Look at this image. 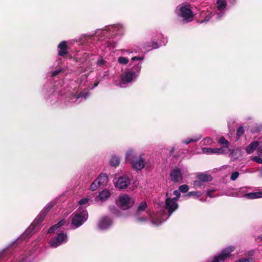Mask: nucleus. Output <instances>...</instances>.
Returning <instances> with one entry per match:
<instances>
[{"label": "nucleus", "mask_w": 262, "mask_h": 262, "mask_svg": "<svg viewBox=\"0 0 262 262\" xmlns=\"http://www.w3.org/2000/svg\"><path fill=\"white\" fill-rule=\"evenodd\" d=\"M135 217L139 222H144L150 221L152 224L158 226L166 220V219L160 217L159 215L151 212L150 209L147 208L145 202H141L138 206Z\"/></svg>", "instance_id": "obj_1"}, {"label": "nucleus", "mask_w": 262, "mask_h": 262, "mask_svg": "<svg viewBox=\"0 0 262 262\" xmlns=\"http://www.w3.org/2000/svg\"><path fill=\"white\" fill-rule=\"evenodd\" d=\"M227 6V0H217L215 8L209 7L202 12L201 16L204 19L201 23L206 22L211 17L214 20H220L225 15Z\"/></svg>", "instance_id": "obj_2"}, {"label": "nucleus", "mask_w": 262, "mask_h": 262, "mask_svg": "<svg viewBox=\"0 0 262 262\" xmlns=\"http://www.w3.org/2000/svg\"><path fill=\"white\" fill-rule=\"evenodd\" d=\"M131 59L133 61H137L138 62L135 64L131 69L122 74L120 82L121 87H124V85L132 82L138 76L142 68L141 63L144 59V56H131Z\"/></svg>", "instance_id": "obj_3"}, {"label": "nucleus", "mask_w": 262, "mask_h": 262, "mask_svg": "<svg viewBox=\"0 0 262 262\" xmlns=\"http://www.w3.org/2000/svg\"><path fill=\"white\" fill-rule=\"evenodd\" d=\"M188 189V186L184 184L179 186V190H174L172 193H167L164 207L169 213L168 217L178 208L177 201L180 196V192L185 193Z\"/></svg>", "instance_id": "obj_4"}, {"label": "nucleus", "mask_w": 262, "mask_h": 262, "mask_svg": "<svg viewBox=\"0 0 262 262\" xmlns=\"http://www.w3.org/2000/svg\"><path fill=\"white\" fill-rule=\"evenodd\" d=\"M176 15L183 20L188 23L193 20L196 15L193 7L188 3H183L178 6L174 11Z\"/></svg>", "instance_id": "obj_5"}, {"label": "nucleus", "mask_w": 262, "mask_h": 262, "mask_svg": "<svg viewBox=\"0 0 262 262\" xmlns=\"http://www.w3.org/2000/svg\"><path fill=\"white\" fill-rule=\"evenodd\" d=\"M54 203L53 202H49L47 204L46 207L42 209L40 214L34 220L33 223L26 230L23 236H28L30 234L35 228L42 222L47 213L54 206Z\"/></svg>", "instance_id": "obj_6"}, {"label": "nucleus", "mask_w": 262, "mask_h": 262, "mask_svg": "<svg viewBox=\"0 0 262 262\" xmlns=\"http://www.w3.org/2000/svg\"><path fill=\"white\" fill-rule=\"evenodd\" d=\"M124 31V27L122 25L117 24L107 27L103 30H98L95 33V37L99 36H105L109 32L112 35H121Z\"/></svg>", "instance_id": "obj_7"}, {"label": "nucleus", "mask_w": 262, "mask_h": 262, "mask_svg": "<svg viewBox=\"0 0 262 262\" xmlns=\"http://www.w3.org/2000/svg\"><path fill=\"white\" fill-rule=\"evenodd\" d=\"M88 218V213L86 210H79L72 214L71 226H73L74 229L77 228L83 225Z\"/></svg>", "instance_id": "obj_8"}, {"label": "nucleus", "mask_w": 262, "mask_h": 262, "mask_svg": "<svg viewBox=\"0 0 262 262\" xmlns=\"http://www.w3.org/2000/svg\"><path fill=\"white\" fill-rule=\"evenodd\" d=\"M134 202V199L127 194H123L119 196L117 201L118 206L123 210L131 207Z\"/></svg>", "instance_id": "obj_9"}, {"label": "nucleus", "mask_w": 262, "mask_h": 262, "mask_svg": "<svg viewBox=\"0 0 262 262\" xmlns=\"http://www.w3.org/2000/svg\"><path fill=\"white\" fill-rule=\"evenodd\" d=\"M68 235L66 232L61 231L50 241V245L53 248H56L68 242Z\"/></svg>", "instance_id": "obj_10"}, {"label": "nucleus", "mask_w": 262, "mask_h": 262, "mask_svg": "<svg viewBox=\"0 0 262 262\" xmlns=\"http://www.w3.org/2000/svg\"><path fill=\"white\" fill-rule=\"evenodd\" d=\"M171 181L174 183L180 182L188 176L187 171L184 168H176L172 169L169 174Z\"/></svg>", "instance_id": "obj_11"}, {"label": "nucleus", "mask_w": 262, "mask_h": 262, "mask_svg": "<svg viewBox=\"0 0 262 262\" xmlns=\"http://www.w3.org/2000/svg\"><path fill=\"white\" fill-rule=\"evenodd\" d=\"M235 249V247L233 246H230L224 249L221 252L215 256L211 262H220L225 261L228 257L231 255V253L233 252Z\"/></svg>", "instance_id": "obj_12"}, {"label": "nucleus", "mask_w": 262, "mask_h": 262, "mask_svg": "<svg viewBox=\"0 0 262 262\" xmlns=\"http://www.w3.org/2000/svg\"><path fill=\"white\" fill-rule=\"evenodd\" d=\"M130 184V179L126 175H123L117 179L115 183V186L119 190L125 189Z\"/></svg>", "instance_id": "obj_13"}, {"label": "nucleus", "mask_w": 262, "mask_h": 262, "mask_svg": "<svg viewBox=\"0 0 262 262\" xmlns=\"http://www.w3.org/2000/svg\"><path fill=\"white\" fill-rule=\"evenodd\" d=\"M145 159L144 154L139 155L138 159L133 160L130 163L132 168L136 170H141L145 165Z\"/></svg>", "instance_id": "obj_14"}, {"label": "nucleus", "mask_w": 262, "mask_h": 262, "mask_svg": "<svg viewBox=\"0 0 262 262\" xmlns=\"http://www.w3.org/2000/svg\"><path fill=\"white\" fill-rule=\"evenodd\" d=\"M112 224L113 221L111 218L104 216L100 220L98 224V227L100 230H106L109 228Z\"/></svg>", "instance_id": "obj_15"}, {"label": "nucleus", "mask_w": 262, "mask_h": 262, "mask_svg": "<svg viewBox=\"0 0 262 262\" xmlns=\"http://www.w3.org/2000/svg\"><path fill=\"white\" fill-rule=\"evenodd\" d=\"M121 54L124 56H120L118 58V62L122 65H125L129 62L128 57H125L124 56H130V55L133 53L132 51L127 50H122L120 51Z\"/></svg>", "instance_id": "obj_16"}, {"label": "nucleus", "mask_w": 262, "mask_h": 262, "mask_svg": "<svg viewBox=\"0 0 262 262\" xmlns=\"http://www.w3.org/2000/svg\"><path fill=\"white\" fill-rule=\"evenodd\" d=\"M58 55L61 57H65L68 54V46L66 41H62L57 46Z\"/></svg>", "instance_id": "obj_17"}, {"label": "nucleus", "mask_w": 262, "mask_h": 262, "mask_svg": "<svg viewBox=\"0 0 262 262\" xmlns=\"http://www.w3.org/2000/svg\"><path fill=\"white\" fill-rule=\"evenodd\" d=\"M137 156V152L134 149L130 148L126 152L125 159L132 163V161L135 160Z\"/></svg>", "instance_id": "obj_18"}, {"label": "nucleus", "mask_w": 262, "mask_h": 262, "mask_svg": "<svg viewBox=\"0 0 262 262\" xmlns=\"http://www.w3.org/2000/svg\"><path fill=\"white\" fill-rule=\"evenodd\" d=\"M111 196V192L108 190L104 189L101 191L96 198V201H105Z\"/></svg>", "instance_id": "obj_19"}, {"label": "nucleus", "mask_w": 262, "mask_h": 262, "mask_svg": "<svg viewBox=\"0 0 262 262\" xmlns=\"http://www.w3.org/2000/svg\"><path fill=\"white\" fill-rule=\"evenodd\" d=\"M97 182L99 185L101 186H105L108 182V177L106 174L101 173L99 177L96 179Z\"/></svg>", "instance_id": "obj_20"}, {"label": "nucleus", "mask_w": 262, "mask_h": 262, "mask_svg": "<svg viewBox=\"0 0 262 262\" xmlns=\"http://www.w3.org/2000/svg\"><path fill=\"white\" fill-rule=\"evenodd\" d=\"M247 199H255L262 198V189L261 190L256 192H250L245 194Z\"/></svg>", "instance_id": "obj_21"}, {"label": "nucleus", "mask_w": 262, "mask_h": 262, "mask_svg": "<svg viewBox=\"0 0 262 262\" xmlns=\"http://www.w3.org/2000/svg\"><path fill=\"white\" fill-rule=\"evenodd\" d=\"M259 143L257 141H253L251 142L245 149L247 154H250L252 153L258 146Z\"/></svg>", "instance_id": "obj_22"}, {"label": "nucleus", "mask_w": 262, "mask_h": 262, "mask_svg": "<svg viewBox=\"0 0 262 262\" xmlns=\"http://www.w3.org/2000/svg\"><path fill=\"white\" fill-rule=\"evenodd\" d=\"M196 178H198V179L204 183L209 182L212 180L211 176L205 173H200L198 174Z\"/></svg>", "instance_id": "obj_23"}, {"label": "nucleus", "mask_w": 262, "mask_h": 262, "mask_svg": "<svg viewBox=\"0 0 262 262\" xmlns=\"http://www.w3.org/2000/svg\"><path fill=\"white\" fill-rule=\"evenodd\" d=\"M215 154H227L230 151V149L228 146L225 145L220 148H215Z\"/></svg>", "instance_id": "obj_24"}, {"label": "nucleus", "mask_w": 262, "mask_h": 262, "mask_svg": "<svg viewBox=\"0 0 262 262\" xmlns=\"http://www.w3.org/2000/svg\"><path fill=\"white\" fill-rule=\"evenodd\" d=\"M250 187H243L240 188L239 191L237 192L236 196L238 197H245L246 198V194H248Z\"/></svg>", "instance_id": "obj_25"}, {"label": "nucleus", "mask_w": 262, "mask_h": 262, "mask_svg": "<svg viewBox=\"0 0 262 262\" xmlns=\"http://www.w3.org/2000/svg\"><path fill=\"white\" fill-rule=\"evenodd\" d=\"M120 162V159L119 157L116 156H113L110 160V165L112 166L116 167L118 166Z\"/></svg>", "instance_id": "obj_26"}, {"label": "nucleus", "mask_w": 262, "mask_h": 262, "mask_svg": "<svg viewBox=\"0 0 262 262\" xmlns=\"http://www.w3.org/2000/svg\"><path fill=\"white\" fill-rule=\"evenodd\" d=\"M65 220H62L60 222H59L57 224L53 225L48 231V233H51L54 232L58 228L60 227L65 223Z\"/></svg>", "instance_id": "obj_27"}, {"label": "nucleus", "mask_w": 262, "mask_h": 262, "mask_svg": "<svg viewBox=\"0 0 262 262\" xmlns=\"http://www.w3.org/2000/svg\"><path fill=\"white\" fill-rule=\"evenodd\" d=\"M242 150L240 148L234 149L231 153V157L234 159H237L242 156Z\"/></svg>", "instance_id": "obj_28"}, {"label": "nucleus", "mask_w": 262, "mask_h": 262, "mask_svg": "<svg viewBox=\"0 0 262 262\" xmlns=\"http://www.w3.org/2000/svg\"><path fill=\"white\" fill-rule=\"evenodd\" d=\"M201 138V136L199 135V136H197L196 137H194L193 138L187 139H186L185 140H184L183 141V143L186 144H189L191 142H197Z\"/></svg>", "instance_id": "obj_29"}, {"label": "nucleus", "mask_w": 262, "mask_h": 262, "mask_svg": "<svg viewBox=\"0 0 262 262\" xmlns=\"http://www.w3.org/2000/svg\"><path fill=\"white\" fill-rule=\"evenodd\" d=\"M202 194V193L199 191H190L188 192L186 194L187 196H196V198H199L201 196Z\"/></svg>", "instance_id": "obj_30"}, {"label": "nucleus", "mask_w": 262, "mask_h": 262, "mask_svg": "<svg viewBox=\"0 0 262 262\" xmlns=\"http://www.w3.org/2000/svg\"><path fill=\"white\" fill-rule=\"evenodd\" d=\"M90 199L88 198H83L79 201L78 204L80 206H88L90 205Z\"/></svg>", "instance_id": "obj_31"}, {"label": "nucleus", "mask_w": 262, "mask_h": 262, "mask_svg": "<svg viewBox=\"0 0 262 262\" xmlns=\"http://www.w3.org/2000/svg\"><path fill=\"white\" fill-rule=\"evenodd\" d=\"M193 187L195 188H200L204 185V183L202 181H201L198 178L193 182Z\"/></svg>", "instance_id": "obj_32"}, {"label": "nucleus", "mask_w": 262, "mask_h": 262, "mask_svg": "<svg viewBox=\"0 0 262 262\" xmlns=\"http://www.w3.org/2000/svg\"><path fill=\"white\" fill-rule=\"evenodd\" d=\"M146 47L148 48H151V49H157L159 47L158 42L155 41H152L151 43L148 42L146 45Z\"/></svg>", "instance_id": "obj_33"}, {"label": "nucleus", "mask_w": 262, "mask_h": 262, "mask_svg": "<svg viewBox=\"0 0 262 262\" xmlns=\"http://www.w3.org/2000/svg\"><path fill=\"white\" fill-rule=\"evenodd\" d=\"M202 151H203V153H205V154H215L214 148H203Z\"/></svg>", "instance_id": "obj_34"}, {"label": "nucleus", "mask_w": 262, "mask_h": 262, "mask_svg": "<svg viewBox=\"0 0 262 262\" xmlns=\"http://www.w3.org/2000/svg\"><path fill=\"white\" fill-rule=\"evenodd\" d=\"M62 71V68H58V69L55 70L54 71L51 73V76L52 77H55L58 76Z\"/></svg>", "instance_id": "obj_35"}, {"label": "nucleus", "mask_w": 262, "mask_h": 262, "mask_svg": "<svg viewBox=\"0 0 262 262\" xmlns=\"http://www.w3.org/2000/svg\"><path fill=\"white\" fill-rule=\"evenodd\" d=\"M98 182H97V180L96 179L94 182L92 183V184L90 186V189L91 190H92V191H95L96 190L99 186H100L99 185V184H98Z\"/></svg>", "instance_id": "obj_36"}, {"label": "nucleus", "mask_w": 262, "mask_h": 262, "mask_svg": "<svg viewBox=\"0 0 262 262\" xmlns=\"http://www.w3.org/2000/svg\"><path fill=\"white\" fill-rule=\"evenodd\" d=\"M258 155L253 156L252 157L251 160L258 164H262V159Z\"/></svg>", "instance_id": "obj_37"}, {"label": "nucleus", "mask_w": 262, "mask_h": 262, "mask_svg": "<svg viewBox=\"0 0 262 262\" xmlns=\"http://www.w3.org/2000/svg\"><path fill=\"white\" fill-rule=\"evenodd\" d=\"M202 142L204 145H208L212 144V140L209 137H207L204 138Z\"/></svg>", "instance_id": "obj_38"}, {"label": "nucleus", "mask_w": 262, "mask_h": 262, "mask_svg": "<svg viewBox=\"0 0 262 262\" xmlns=\"http://www.w3.org/2000/svg\"><path fill=\"white\" fill-rule=\"evenodd\" d=\"M97 64L99 66H106L107 62L102 58H100L97 60Z\"/></svg>", "instance_id": "obj_39"}, {"label": "nucleus", "mask_w": 262, "mask_h": 262, "mask_svg": "<svg viewBox=\"0 0 262 262\" xmlns=\"http://www.w3.org/2000/svg\"><path fill=\"white\" fill-rule=\"evenodd\" d=\"M244 128L242 126H240L237 129L236 135L238 137H239L244 134Z\"/></svg>", "instance_id": "obj_40"}, {"label": "nucleus", "mask_w": 262, "mask_h": 262, "mask_svg": "<svg viewBox=\"0 0 262 262\" xmlns=\"http://www.w3.org/2000/svg\"><path fill=\"white\" fill-rule=\"evenodd\" d=\"M251 258H242L236 260L235 262H252Z\"/></svg>", "instance_id": "obj_41"}, {"label": "nucleus", "mask_w": 262, "mask_h": 262, "mask_svg": "<svg viewBox=\"0 0 262 262\" xmlns=\"http://www.w3.org/2000/svg\"><path fill=\"white\" fill-rule=\"evenodd\" d=\"M238 176L239 172L237 171H235L231 174L230 179L232 181H235L238 178Z\"/></svg>", "instance_id": "obj_42"}, {"label": "nucleus", "mask_w": 262, "mask_h": 262, "mask_svg": "<svg viewBox=\"0 0 262 262\" xmlns=\"http://www.w3.org/2000/svg\"><path fill=\"white\" fill-rule=\"evenodd\" d=\"M219 143L221 144H223L228 146V142L227 140H226L224 137H221L220 138L219 140Z\"/></svg>", "instance_id": "obj_43"}, {"label": "nucleus", "mask_w": 262, "mask_h": 262, "mask_svg": "<svg viewBox=\"0 0 262 262\" xmlns=\"http://www.w3.org/2000/svg\"><path fill=\"white\" fill-rule=\"evenodd\" d=\"M18 262H32L30 257L21 258Z\"/></svg>", "instance_id": "obj_44"}, {"label": "nucleus", "mask_w": 262, "mask_h": 262, "mask_svg": "<svg viewBox=\"0 0 262 262\" xmlns=\"http://www.w3.org/2000/svg\"><path fill=\"white\" fill-rule=\"evenodd\" d=\"M257 154L259 156H262V145L257 148Z\"/></svg>", "instance_id": "obj_45"}, {"label": "nucleus", "mask_w": 262, "mask_h": 262, "mask_svg": "<svg viewBox=\"0 0 262 262\" xmlns=\"http://www.w3.org/2000/svg\"><path fill=\"white\" fill-rule=\"evenodd\" d=\"M107 47L112 46L113 47H114L113 43L111 41H107Z\"/></svg>", "instance_id": "obj_46"}, {"label": "nucleus", "mask_w": 262, "mask_h": 262, "mask_svg": "<svg viewBox=\"0 0 262 262\" xmlns=\"http://www.w3.org/2000/svg\"><path fill=\"white\" fill-rule=\"evenodd\" d=\"M213 191H211V190H209V191H208L207 192V195L209 196L210 197H211V193Z\"/></svg>", "instance_id": "obj_47"}, {"label": "nucleus", "mask_w": 262, "mask_h": 262, "mask_svg": "<svg viewBox=\"0 0 262 262\" xmlns=\"http://www.w3.org/2000/svg\"><path fill=\"white\" fill-rule=\"evenodd\" d=\"M83 97V94L82 93H80V94L79 95L78 97H77V99L80 98V97Z\"/></svg>", "instance_id": "obj_48"}, {"label": "nucleus", "mask_w": 262, "mask_h": 262, "mask_svg": "<svg viewBox=\"0 0 262 262\" xmlns=\"http://www.w3.org/2000/svg\"><path fill=\"white\" fill-rule=\"evenodd\" d=\"M259 173L260 176L262 177V168L259 170Z\"/></svg>", "instance_id": "obj_49"}, {"label": "nucleus", "mask_w": 262, "mask_h": 262, "mask_svg": "<svg viewBox=\"0 0 262 262\" xmlns=\"http://www.w3.org/2000/svg\"><path fill=\"white\" fill-rule=\"evenodd\" d=\"M89 95V93H86V95L84 96V98L85 99Z\"/></svg>", "instance_id": "obj_50"}, {"label": "nucleus", "mask_w": 262, "mask_h": 262, "mask_svg": "<svg viewBox=\"0 0 262 262\" xmlns=\"http://www.w3.org/2000/svg\"><path fill=\"white\" fill-rule=\"evenodd\" d=\"M167 42V38H164V40L163 41V43H165Z\"/></svg>", "instance_id": "obj_51"}, {"label": "nucleus", "mask_w": 262, "mask_h": 262, "mask_svg": "<svg viewBox=\"0 0 262 262\" xmlns=\"http://www.w3.org/2000/svg\"><path fill=\"white\" fill-rule=\"evenodd\" d=\"M259 238L261 241H262V234H261V235H260L259 236Z\"/></svg>", "instance_id": "obj_52"}, {"label": "nucleus", "mask_w": 262, "mask_h": 262, "mask_svg": "<svg viewBox=\"0 0 262 262\" xmlns=\"http://www.w3.org/2000/svg\"><path fill=\"white\" fill-rule=\"evenodd\" d=\"M97 85H98V83H95L94 85V86L93 88H95V87L97 86Z\"/></svg>", "instance_id": "obj_53"}, {"label": "nucleus", "mask_w": 262, "mask_h": 262, "mask_svg": "<svg viewBox=\"0 0 262 262\" xmlns=\"http://www.w3.org/2000/svg\"><path fill=\"white\" fill-rule=\"evenodd\" d=\"M4 254H0V258L3 256Z\"/></svg>", "instance_id": "obj_54"}, {"label": "nucleus", "mask_w": 262, "mask_h": 262, "mask_svg": "<svg viewBox=\"0 0 262 262\" xmlns=\"http://www.w3.org/2000/svg\"><path fill=\"white\" fill-rule=\"evenodd\" d=\"M236 0H233V1L235 3Z\"/></svg>", "instance_id": "obj_55"}]
</instances>
